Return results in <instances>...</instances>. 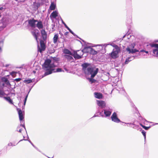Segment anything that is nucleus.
<instances>
[{"label":"nucleus","instance_id":"19","mask_svg":"<svg viewBox=\"0 0 158 158\" xmlns=\"http://www.w3.org/2000/svg\"><path fill=\"white\" fill-rule=\"evenodd\" d=\"M108 45H110L112 46L113 47H114L115 48V49H117V48L116 47H115V46H117V45H116V44H113V43H110L108 44H99L98 45L99 46H105V47H106Z\"/></svg>","mask_w":158,"mask_h":158},{"label":"nucleus","instance_id":"24","mask_svg":"<svg viewBox=\"0 0 158 158\" xmlns=\"http://www.w3.org/2000/svg\"><path fill=\"white\" fill-rule=\"evenodd\" d=\"M55 4L53 2L52 3L50 6V10H53L55 9Z\"/></svg>","mask_w":158,"mask_h":158},{"label":"nucleus","instance_id":"30","mask_svg":"<svg viewBox=\"0 0 158 158\" xmlns=\"http://www.w3.org/2000/svg\"><path fill=\"white\" fill-rule=\"evenodd\" d=\"M5 95V93L2 91L0 90V97H2Z\"/></svg>","mask_w":158,"mask_h":158},{"label":"nucleus","instance_id":"36","mask_svg":"<svg viewBox=\"0 0 158 158\" xmlns=\"http://www.w3.org/2000/svg\"><path fill=\"white\" fill-rule=\"evenodd\" d=\"M139 52H145L146 54H148V51H145L144 50H140Z\"/></svg>","mask_w":158,"mask_h":158},{"label":"nucleus","instance_id":"3","mask_svg":"<svg viewBox=\"0 0 158 158\" xmlns=\"http://www.w3.org/2000/svg\"><path fill=\"white\" fill-rule=\"evenodd\" d=\"M41 33L43 40H41L40 41L41 48H39L38 51L40 52L44 51L45 49V45L44 41L47 38V34L44 30H42L41 31Z\"/></svg>","mask_w":158,"mask_h":158},{"label":"nucleus","instance_id":"23","mask_svg":"<svg viewBox=\"0 0 158 158\" xmlns=\"http://www.w3.org/2000/svg\"><path fill=\"white\" fill-rule=\"evenodd\" d=\"M95 97L97 98L101 99L102 97V94L100 93H95Z\"/></svg>","mask_w":158,"mask_h":158},{"label":"nucleus","instance_id":"17","mask_svg":"<svg viewBox=\"0 0 158 158\" xmlns=\"http://www.w3.org/2000/svg\"><path fill=\"white\" fill-rule=\"evenodd\" d=\"M70 55H64V57L67 59L68 61H72L73 59V57Z\"/></svg>","mask_w":158,"mask_h":158},{"label":"nucleus","instance_id":"10","mask_svg":"<svg viewBox=\"0 0 158 158\" xmlns=\"http://www.w3.org/2000/svg\"><path fill=\"white\" fill-rule=\"evenodd\" d=\"M149 45L151 47L156 48L153 50V53L156 56L158 57V44H151Z\"/></svg>","mask_w":158,"mask_h":158},{"label":"nucleus","instance_id":"27","mask_svg":"<svg viewBox=\"0 0 158 158\" xmlns=\"http://www.w3.org/2000/svg\"><path fill=\"white\" fill-rule=\"evenodd\" d=\"M32 82V80L31 79H26L24 80L23 82L27 84L31 83Z\"/></svg>","mask_w":158,"mask_h":158},{"label":"nucleus","instance_id":"46","mask_svg":"<svg viewBox=\"0 0 158 158\" xmlns=\"http://www.w3.org/2000/svg\"><path fill=\"white\" fill-rule=\"evenodd\" d=\"M65 27L67 28L69 31H70V30H71L67 26Z\"/></svg>","mask_w":158,"mask_h":158},{"label":"nucleus","instance_id":"38","mask_svg":"<svg viewBox=\"0 0 158 158\" xmlns=\"http://www.w3.org/2000/svg\"><path fill=\"white\" fill-rule=\"evenodd\" d=\"M150 128V127H146L145 126H144L143 127V128H144V129H145V130H148L149 128Z\"/></svg>","mask_w":158,"mask_h":158},{"label":"nucleus","instance_id":"53","mask_svg":"<svg viewBox=\"0 0 158 158\" xmlns=\"http://www.w3.org/2000/svg\"><path fill=\"white\" fill-rule=\"evenodd\" d=\"M96 116H97L96 115H94L93 117H96Z\"/></svg>","mask_w":158,"mask_h":158},{"label":"nucleus","instance_id":"28","mask_svg":"<svg viewBox=\"0 0 158 158\" xmlns=\"http://www.w3.org/2000/svg\"><path fill=\"white\" fill-rule=\"evenodd\" d=\"M6 26H4V25H2V23L0 24V31L2 30Z\"/></svg>","mask_w":158,"mask_h":158},{"label":"nucleus","instance_id":"48","mask_svg":"<svg viewBox=\"0 0 158 158\" xmlns=\"http://www.w3.org/2000/svg\"><path fill=\"white\" fill-rule=\"evenodd\" d=\"M31 144L35 148H36V149L37 148H36V147L34 145V144L32 143H31Z\"/></svg>","mask_w":158,"mask_h":158},{"label":"nucleus","instance_id":"14","mask_svg":"<svg viewBox=\"0 0 158 158\" xmlns=\"http://www.w3.org/2000/svg\"><path fill=\"white\" fill-rule=\"evenodd\" d=\"M38 31H37V32H36V31L35 30L31 31L32 35L34 37L38 43V41L37 37L40 34L39 33Z\"/></svg>","mask_w":158,"mask_h":158},{"label":"nucleus","instance_id":"21","mask_svg":"<svg viewBox=\"0 0 158 158\" xmlns=\"http://www.w3.org/2000/svg\"><path fill=\"white\" fill-rule=\"evenodd\" d=\"M59 35L58 34H56L53 38V41L54 44H56L57 43Z\"/></svg>","mask_w":158,"mask_h":158},{"label":"nucleus","instance_id":"9","mask_svg":"<svg viewBox=\"0 0 158 158\" xmlns=\"http://www.w3.org/2000/svg\"><path fill=\"white\" fill-rule=\"evenodd\" d=\"M85 52H89L90 54L95 55L98 53L97 51H95L90 47H85L83 50Z\"/></svg>","mask_w":158,"mask_h":158},{"label":"nucleus","instance_id":"29","mask_svg":"<svg viewBox=\"0 0 158 158\" xmlns=\"http://www.w3.org/2000/svg\"><path fill=\"white\" fill-rule=\"evenodd\" d=\"M16 73L14 71H12L10 73V74L13 77H15V76Z\"/></svg>","mask_w":158,"mask_h":158},{"label":"nucleus","instance_id":"47","mask_svg":"<svg viewBox=\"0 0 158 158\" xmlns=\"http://www.w3.org/2000/svg\"><path fill=\"white\" fill-rule=\"evenodd\" d=\"M69 34V32H65L64 34V35L66 36V35H68V34Z\"/></svg>","mask_w":158,"mask_h":158},{"label":"nucleus","instance_id":"25","mask_svg":"<svg viewBox=\"0 0 158 158\" xmlns=\"http://www.w3.org/2000/svg\"><path fill=\"white\" fill-rule=\"evenodd\" d=\"M4 98L7 101H8L11 104H12V100L9 97H4Z\"/></svg>","mask_w":158,"mask_h":158},{"label":"nucleus","instance_id":"7","mask_svg":"<svg viewBox=\"0 0 158 158\" xmlns=\"http://www.w3.org/2000/svg\"><path fill=\"white\" fill-rule=\"evenodd\" d=\"M117 49H114L111 53V56L113 59H115L118 57V54L120 52V48L118 46H115Z\"/></svg>","mask_w":158,"mask_h":158},{"label":"nucleus","instance_id":"49","mask_svg":"<svg viewBox=\"0 0 158 158\" xmlns=\"http://www.w3.org/2000/svg\"><path fill=\"white\" fill-rule=\"evenodd\" d=\"M140 125L143 128V127L144 126L141 123H140Z\"/></svg>","mask_w":158,"mask_h":158},{"label":"nucleus","instance_id":"15","mask_svg":"<svg viewBox=\"0 0 158 158\" xmlns=\"http://www.w3.org/2000/svg\"><path fill=\"white\" fill-rule=\"evenodd\" d=\"M97 104L99 106L101 107L102 108H104L106 103L104 101H97Z\"/></svg>","mask_w":158,"mask_h":158},{"label":"nucleus","instance_id":"2","mask_svg":"<svg viewBox=\"0 0 158 158\" xmlns=\"http://www.w3.org/2000/svg\"><path fill=\"white\" fill-rule=\"evenodd\" d=\"M89 64L86 63L83 64L82 65V69L85 75H91V78L89 79V81L92 83L94 82L96 80L93 78L97 74L98 71V68L94 69L91 67H88Z\"/></svg>","mask_w":158,"mask_h":158},{"label":"nucleus","instance_id":"12","mask_svg":"<svg viewBox=\"0 0 158 158\" xmlns=\"http://www.w3.org/2000/svg\"><path fill=\"white\" fill-rule=\"evenodd\" d=\"M38 22V20L34 19L28 20V23L29 26L31 27L35 28L36 27L35 23Z\"/></svg>","mask_w":158,"mask_h":158},{"label":"nucleus","instance_id":"26","mask_svg":"<svg viewBox=\"0 0 158 158\" xmlns=\"http://www.w3.org/2000/svg\"><path fill=\"white\" fill-rule=\"evenodd\" d=\"M4 40L0 41V52H2V49L1 47L3 46V44Z\"/></svg>","mask_w":158,"mask_h":158},{"label":"nucleus","instance_id":"35","mask_svg":"<svg viewBox=\"0 0 158 158\" xmlns=\"http://www.w3.org/2000/svg\"><path fill=\"white\" fill-rule=\"evenodd\" d=\"M21 80V78H18L15 79L14 80V81H15L16 82H18Z\"/></svg>","mask_w":158,"mask_h":158},{"label":"nucleus","instance_id":"5","mask_svg":"<svg viewBox=\"0 0 158 158\" xmlns=\"http://www.w3.org/2000/svg\"><path fill=\"white\" fill-rule=\"evenodd\" d=\"M135 45V44L134 43L131 44L129 45L126 49L127 52L129 53H134L138 52V50L134 48Z\"/></svg>","mask_w":158,"mask_h":158},{"label":"nucleus","instance_id":"44","mask_svg":"<svg viewBox=\"0 0 158 158\" xmlns=\"http://www.w3.org/2000/svg\"><path fill=\"white\" fill-rule=\"evenodd\" d=\"M65 27L67 28L69 31H70V30H71L67 26Z\"/></svg>","mask_w":158,"mask_h":158},{"label":"nucleus","instance_id":"32","mask_svg":"<svg viewBox=\"0 0 158 158\" xmlns=\"http://www.w3.org/2000/svg\"><path fill=\"white\" fill-rule=\"evenodd\" d=\"M142 133L144 137V138L145 140L146 139V132L144 131L143 130L142 131Z\"/></svg>","mask_w":158,"mask_h":158},{"label":"nucleus","instance_id":"31","mask_svg":"<svg viewBox=\"0 0 158 158\" xmlns=\"http://www.w3.org/2000/svg\"><path fill=\"white\" fill-rule=\"evenodd\" d=\"M34 5L35 6H36L37 8H38L40 6V4L39 3L35 2L34 3Z\"/></svg>","mask_w":158,"mask_h":158},{"label":"nucleus","instance_id":"45","mask_svg":"<svg viewBox=\"0 0 158 158\" xmlns=\"http://www.w3.org/2000/svg\"><path fill=\"white\" fill-rule=\"evenodd\" d=\"M65 27L67 28L69 31H70V30H71L67 26Z\"/></svg>","mask_w":158,"mask_h":158},{"label":"nucleus","instance_id":"8","mask_svg":"<svg viewBox=\"0 0 158 158\" xmlns=\"http://www.w3.org/2000/svg\"><path fill=\"white\" fill-rule=\"evenodd\" d=\"M78 53L77 52H74V53H73V55L72 56L74 57L75 59H79L82 58V57L83 55V52H85L84 51H78Z\"/></svg>","mask_w":158,"mask_h":158},{"label":"nucleus","instance_id":"20","mask_svg":"<svg viewBox=\"0 0 158 158\" xmlns=\"http://www.w3.org/2000/svg\"><path fill=\"white\" fill-rule=\"evenodd\" d=\"M134 58L135 57L134 56H131L127 58L125 62V64H127L129 62L133 60Z\"/></svg>","mask_w":158,"mask_h":158},{"label":"nucleus","instance_id":"54","mask_svg":"<svg viewBox=\"0 0 158 158\" xmlns=\"http://www.w3.org/2000/svg\"><path fill=\"white\" fill-rule=\"evenodd\" d=\"M126 36V35H124L123 37V38H124Z\"/></svg>","mask_w":158,"mask_h":158},{"label":"nucleus","instance_id":"37","mask_svg":"<svg viewBox=\"0 0 158 158\" xmlns=\"http://www.w3.org/2000/svg\"><path fill=\"white\" fill-rule=\"evenodd\" d=\"M123 123H124L126 124H130V125H135V124L133 123H123Z\"/></svg>","mask_w":158,"mask_h":158},{"label":"nucleus","instance_id":"40","mask_svg":"<svg viewBox=\"0 0 158 158\" xmlns=\"http://www.w3.org/2000/svg\"><path fill=\"white\" fill-rule=\"evenodd\" d=\"M62 22L63 24L64 25L65 27H67V25L63 21V20L62 19Z\"/></svg>","mask_w":158,"mask_h":158},{"label":"nucleus","instance_id":"13","mask_svg":"<svg viewBox=\"0 0 158 158\" xmlns=\"http://www.w3.org/2000/svg\"><path fill=\"white\" fill-rule=\"evenodd\" d=\"M1 22L2 25H4V26H6L9 23V19L8 18H3L2 19Z\"/></svg>","mask_w":158,"mask_h":158},{"label":"nucleus","instance_id":"58","mask_svg":"<svg viewBox=\"0 0 158 158\" xmlns=\"http://www.w3.org/2000/svg\"><path fill=\"white\" fill-rule=\"evenodd\" d=\"M48 157V158H50V157ZM53 158V157H52V158Z\"/></svg>","mask_w":158,"mask_h":158},{"label":"nucleus","instance_id":"41","mask_svg":"<svg viewBox=\"0 0 158 158\" xmlns=\"http://www.w3.org/2000/svg\"><path fill=\"white\" fill-rule=\"evenodd\" d=\"M73 35H75V34L74 33V32L71 30L69 31Z\"/></svg>","mask_w":158,"mask_h":158},{"label":"nucleus","instance_id":"4","mask_svg":"<svg viewBox=\"0 0 158 158\" xmlns=\"http://www.w3.org/2000/svg\"><path fill=\"white\" fill-rule=\"evenodd\" d=\"M112 110L109 108H104L102 112H100V115L102 117L109 116L112 112Z\"/></svg>","mask_w":158,"mask_h":158},{"label":"nucleus","instance_id":"33","mask_svg":"<svg viewBox=\"0 0 158 158\" xmlns=\"http://www.w3.org/2000/svg\"><path fill=\"white\" fill-rule=\"evenodd\" d=\"M20 126H19L17 127V131H18L19 132L21 133L22 132V130L21 129H20L19 130V129L20 128Z\"/></svg>","mask_w":158,"mask_h":158},{"label":"nucleus","instance_id":"56","mask_svg":"<svg viewBox=\"0 0 158 158\" xmlns=\"http://www.w3.org/2000/svg\"><path fill=\"white\" fill-rule=\"evenodd\" d=\"M29 142L30 143H31V141L30 140H29Z\"/></svg>","mask_w":158,"mask_h":158},{"label":"nucleus","instance_id":"6","mask_svg":"<svg viewBox=\"0 0 158 158\" xmlns=\"http://www.w3.org/2000/svg\"><path fill=\"white\" fill-rule=\"evenodd\" d=\"M17 110H18L19 120H20V123H21L20 126L23 127L26 130V128L24 125V120H23V119L24 118V116L22 112L21 109H18Z\"/></svg>","mask_w":158,"mask_h":158},{"label":"nucleus","instance_id":"22","mask_svg":"<svg viewBox=\"0 0 158 158\" xmlns=\"http://www.w3.org/2000/svg\"><path fill=\"white\" fill-rule=\"evenodd\" d=\"M63 53L65 54H69L72 56L73 55V53H72L69 49L64 48L63 51Z\"/></svg>","mask_w":158,"mask_h":158},{"label":"nucleus","instance_id":"18","mask_svg":"<svg viewBox=\"0 0 158 158\" xmlns=\"http://www.w3.org/2000/svg\"><path fill=\"white\" fill-rule=\"evenodd\" d=\"M36 25V27L39 29H42L43 28V26L41 21H38Z\"/></svg>","mask_w":158,"mask_h":158},{"label":"nucleus","instance_id":"57","mask_svg":"<svg viewBox=\"0 0 158 158\" xmlns=\"http://www.w3.org/2000/svg\"><path fill=\"white\" fill-rule=\"evenodd\" d=\"M131 127H133V128H134V127H132L131 126Z\"/></svg>","mask_w":158,"mask_h":158},{"label":"nucleus","instance_id":"34","mask_svg":"<svg viewBox=\"0 0 158 158\" xmlns=\"http://www.w3.org/2000/svg\"><path fill=\"white\" fill-rule=\"evenodd\" d=\"M27 97H28V94L26 96V97L24 99V106H25V105Z\"/></svg>","mask_w":158,"mask_h":158},{"label":"nucleus","instance_id":"39","mask_svg":"<svg viewBox=\"0 0 158 158\" xmlns=\"http://www.w3.org/2000/svg\"><path fill=\"white\" fill-rule=\"evenodd\" d=\"M8 146H15V145H13L12 143H8Z\"/></svg>","mask_w":158,"mask_h":158},{"label":"nucleus","instance_id":"1","mask_svg":"<svg viewBox=\"0 0 158 158\" xmlns=\"http://www.w3.org/2000/svg\"><path fill=\"white\" fill-rule=\"evenodd\" d=\"M56 61L50 59L46 60L43 65L44 69L46 71L44 74V76L51 74L53 73L59 72L64 71L61 68L55 69L54 68L56 66V64L57 63Z\"/></svg>","mask_w":158,"mask_h":158},{"label":"nucleus","instance_id":"51","mask_svg":"<svg viewBox=\"0 0 158 158\" xmlns=\"http://www.w3.org/2000/svg\"><path fill=\"white\" fill-rule=\"evenodd\" d=\"M140 125L143 128V127L144 126L141 123H140Z\"/></svg>","mask_w":158,"mask_h":158},{"label":"nucleus","instance_id":"52","mask_svg":"<svg viewBox=\"0 0 158 158\" xmlns=\"http://www.w3.org/2000/svg\"><path fill=\"white\" fill-rule=\"evenodd\" d=\"M23 140H25V139H23L20 140L19 141V142H20L21 141H23Z\"/></svg>","mask_w":158,"mask_h":158},{"label":"nucleus","instance_id":"55","mask_svg":"<svg viewBox=\"0 0 158 158\" xmlns=\"http://www.w3.org/2000/svg\"><path fill=\"white\" fill-rule=\"evenodd\" d=\"M33 72L34 73H35V71H33Z\"/></svg>","mask_w":158,"mask_h":158},{"label":"nucleus","instance_id":"16","mask_svg":"<svg viewBox=\"0 0 158 158\" xmlns=\"http://www.w3.org/2000/svg\"><path fill=\"white\" fill-rule=\"evenodd\" d=\"M58 12L56 11H54L51 14L50 17L51 18H56L57 16Z\"/></svg>","mask_w":158,"mask_h":158},{"label":"nucleus","instance_id":"50","mask_svg":"<svg viewBox=\"0 0 158 158\" xmlns=\"http://www.w3.org/2000/svg\"><path fill=\"white\" fill-rule=\"evenodd\" d=\"M140 125L143 128V127L144 126L141 123H140Z\"/></svg>","mask_w":158,"mask_h":158},{"label":"nucleus","instance_id":"43","mask_svg":"<svg viewBox=\"0 0 158 158\" xmlns=\"http://www.w3.org/2000/svg\"><path fill=\"white\" fill-rule=\"evenodd\" d=\"M65 27L67 28L69 31H70V30H71L67 26Z\"/></svg>","mask_w":158,"mask_h":158},{"label":"nucleus","instance_id":"42","mask_svg":"<svg viewBox=\"0 0 158 158\" xmlns=\"http://www.w3.org/2000/svg\"><path fill=\"white\" fill-rule=\"evenodd\" d=\"M5 9L3 7H0V10H5Z\"/></svg>","mask_w":158,"mask_h":158},{"label":"nucleus","instance_id":"11","mask_svg":"<svg viewBox=\"0 0 158 158\" xmlns=\"http://www.w3.org/2000/svg\"><path fill=\"white\" fill-rule=\"evenodd\" d=\"M111 118L112 120L114 122L118 123L120 122V119L118 118L117 114L116 112H114Z\"/></svg>","mask_w":158,"mask_h":158},{"label":"nucleus","instance_id":"59","mask_svg":"<svg viewBox=\"0 0 158 158\" xmlns=\"http://www.w3.org/2000/svg\"><path fill=\"white\" fill-rule=\"evenodd\" d=\"M31 144V143H32L31 142V143H30Z\"/></svg>","mask_w":158,"mask_h":158}]
</instances>
